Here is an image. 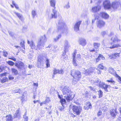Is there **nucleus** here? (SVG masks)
Listing matches in <instances>:
<instances>
[{
    "label": "nucleus",
    "instance_id": "37",
    "mask_svg": "<svg viewBox=\"0 0 121 121\" xmlns=\"http://www.w3.org/2000/svg\"><path fill=\"white\" fill-rule=\"evenodd\" d=\"M46 67L47 68H48L50 67V64H49V60L48 59H47L46 60Z\"/></svg>",
    "mask_w": 121,
    "mask_h": 121
},
{
    "label": "nucleus",
    "instance_id": "18",
    "mask_svg": "<svg viewBox=\"0 0 121 121\" xmlns=\"http://www.w3.org/2000/svg\"><path fill=\"white\" fill-rule=\"evenodd\" d=\"M81 22V21H79L76 23L74 27L75 31H77L79 30V27Z\"/></svg>",
    "mask_w": 121,
    "mask_h": 121
},
{
    "label": "nucleus",
    "instance_id": "30",
    "mask_svg": "<svg viewBox=\"0 0 121 121\" xmlns=\"http://www.w3.org/2000/svg\"><path fill=\"white\" fill-rule=\"evenodd\" d=\"M98 95H99V97L100 98L102 97L103 95V92L101 90H100L98 91Z\"/></svg>",
    "mask_w": 121,
    "mask_h": 121
},
{
    "label": "nucleus",
    "instance_id": "46",
    "mask_svg": "<svg viewBox=\"0 0 121 121\" xmlns=\"http://www.w3.org/2000/svg\"><path fill=\"white\" fill-rule=\"evenodd\" d=\"M88 94L89 93L88 91H86V92L85 93V94L84 95L85 96V97L86 98H88Z\"/></svg>",
    "mask_w": 121,
    "mask_h": 121
},
{
    "label": "nucleus",
    "instance_id": "45",
    "mask_svg": "<svg viewBox=\"0 0 121 121\" xmlns=\"http://www.w3.org/2000/svg\"><path fill=\"white\" fill-rule=\"evenodd\" d=\"M7 74V73L6 72H4L3 73H1L0 74V76L2 77L4 76H6Z\"/></svg>",
    "mask_w": 121,
    "mask_h": 121
},
{
    "label": "nucleus",
    "instance_id": "15",
    "mask_svg": "<svg viewBox=\"0 0 121 121\" xmlns=\"http://www.w3.org/2000/svg\"><path fill=\"white\" fill-rule=\"evenodd\" d=\"M105 59V57L102 55L99 54L97 57L95 59V62L97 63L101 60H104Z\"/></svg>",
    "mask_w": 121,
    "mask_h": 121
},
{
    "label": "nucleus",
    "instance_id": "50",
    "mask_svg": "<svg viewBox=\"0 0 121 121\" xmlns=\"http://www.w3.org/2000/svg\"><path fill=\"white\" fill-rule=\"evenodd\" d=\"M9 59L11 60L14 61H15L16 60V59L13 57L11 58H9Z\"/></svg>",
    "mask_w": 121,
    "mask_h": 121
},
{
    "label": "nucleus",
    "instance_id": "31",
    "mask_svg": "<svg viewBox=\"0 0 121 121\" xmlns=\"http://www.w3.org/2000/svg\"><path fill=\"white\" fill-rule=\"evenodd\" d=\"M65 49H67L69 48L70 46L68 42L67 41H65Z\"/></svg>",
    "mask_w": 121,
    "mask_h": 121
},
{
    "label": "nucleus",
    "instance_id": "22",
    "mask_svg": "<svg viewBox=\"0 0 121 121\" xmlns=\"http://www.w3.org/2000/svg\"><path fill=\"white\" fill-rule=\"evenodd\" d=\"M27 42L30 45V46L32 49H34L35 48V46L33 41H30L28 40Z\"/></svg>",
    "mask_w": 121,
    "mask_h": 121
},
{
    "label": "nucleus",
    "instance_id": "36",
    "mask_svg": "<svg viewBox=\"0 0 121 121\" xmlns=\"http://www.w3.org/2000/svg\"><path fill=\"white\" fill-rule=\"evenodd\" d=\"M7 63L9 65L12 66H13L14 64V62L10 60L8 61Z\"/></svg>",
    "mask_w": 121,
    "mask_h": 121
},
{
    "label": "nucleus",
    "instance_id": "28",
    "mask_svg": "<svg viewBox=\"0 0 121 121\" xmlns=\"http://www.w3.org/2000/svg\"><path fill=\"white\" fill-rule=\"evenodd\" d=\"M8 81V78L6 77L3 78L2 79L0 80V82L2 83H4L5 82Z\"/></svg>",
    "mask_w": 121,
    "mask_h": 121
},
{
    "label": "nucleus",
    "instance_id": "12",
    "mask_svg": "<svg viewBox=\"0 0 121 121\" xmlns=\"http://www.w3.org/2000/svg\"><path fill=\"white\" fill-rule=\"evenodd\" d=\"M94 70L93 68L91 67L89 69L85 70L84 74L86 75H90L93 72Z\"/></svg>",
    "mask_w": 121,
    "mask_h": 121
},
{
    "label": "nucleus",
    "instance_id": "14",
    "mask_svg": "<svg viewBox=\"0 0 121 121\" xmlns=\"http://www.w3.org/2000/svg\"><path fill=\"white\" fill-rule=\"evenodd\" d=\"M92 108V105L89 101L86 102L85 105L84 106V109L85 110H88L89 109H91Z\"/></svg>",
    "mask_w": 121,
    "mask_h": 121
},
{
    "label": "nucleus",
    "instance_id": "57",
    "mask_svg": "<svg viewBox=\"0 0 121 121\" xmlns=\"http://www.w3.org/2000/svg\"><path fill=\"white\" fill-rule=\"evenodd\" d=\"M115 1L119 2H120V4L119 5V7H118V9L120 7L121 8V2L119 1Z\"/></svg>",
    "mask_w": 121,
    "mask_h": 121
},
{
    "label": "nucleus",
    "instance_id": "13",
    "mask_svg": "<svg viewBox=\"0 0 121 121\" xmlns=\"http://www.w3.org/2000/svg\"><path fill=\"white\" fill-rule=\"evenodd\" d=\"M101 9V6L99 5H98L96 6L92 7L91 9V11L92 12L95 13L99 11Z\"/></svg>",
    "mask_w": 121,
    "mask_h": 121
},
{
    "label": "nucleus",
    "instance_id": "25",
    "mask_svg": "<svg viewBox=\"0 0 121 121\" xmlns=\"http://www.w3.org/2000/svg\"><path fill=\"white\" fill-rule=\"evenodd\" d=\"M50 2L51 6L53 7L55 9L56 1L54 0H51L50 1Z\"/></svg>",
    "mask_w": 121,
    "mask_h": 121
},
{
    "label": "nucleus",
    "instance_id": "10",
    "mask_svg": "<svg viewBox=\"0 0 121 121\" xmlns=\"http://www.w3.org/2000/svg\"><path fill=\"white\" fill-rule=\"evenodd\" d=\"M77 53V50H74L72 54L73 60L72 62L73 65L75 66H77L78 64L76 62V56Z\"/></svg>",
    "mask_w": 121,
    "mask_h": 121
},
{
    "label": "nucleus",
    "instance_id": "55",
    "mask_svg": "<svg viewBox=\"0 0 121 121\" xmlns=\"http://www.w3.org/2000/svg\"><path fill=\"white\" fill-rule=\"evenodd\" d=\"M77 59L78 58H79L80 59L81 58V56L80 55V54H78L77 55Z\"/></svg>",
    "mask_w": 121,
    "mask_h": 121
},
{
    "label": "nucleus",
    "instance_id": "26",
    "mask_svg": "<svg viewBox=\"0 0 121 121\" xmlns=\"http://www.w3.org/2000/svg\"><path fill=\"white\" fill-rule=\"evenodd\" d=\"M14 13L16 15H17V17L20 19L21 21L23 20V17L22 15V14H21L19 13H16V12H15Z\"/></svg>",
    "mask_w": 121,
    "mask_h": 121
},
{
    "label": "nucleus",
    "instance_id": "39",
    "mask_svg": "<svg viewBox=\"0 0 121 121\" xmlns=\"http://www.w3.org/2000/svg\"><path fill=\"white\" fill-rule=\"evenodd\" d=\"M12 4L13 5L16 9H19V7L17 5L15 4L14 2L13 1H12Z\"/></svg>",
    "mask_w": 121,
    "mask_h": 121
},
{
    "label": "nucleus",
    "instance_id": "24",
    "mask_svg": "<svg viewBox=\"0 0 121 121\" xmlns=\"http://www.w3.org/2000/svg\"><path fill=\"white\" fill-rule=\"evenodd\" d=\"M12 73L14 75H17L18 74V71L17 69L13 68L11 69Z\"/></svg>",
    "mask_w": 121,
    "mask_h": 121
},
{
    "label": "nucleus",
    "instance_id": "63",
    "mask_svg": "<svg viewBox=\"0 0 121 121\" xmlns=\"http://www.w3.org/2000/svg\"><path fill=\"white\" fill-rule=\"evenodd\" d=\"M118 79L120 81V83H121V78L120 77Z\"/></svg>",
    "mask_w": 121,
    "mask_h": 121
},
{
    "label": "nucleus",
    "instance_id": "59",
    "mask_svg": "<svg viewBox=\"0 0 121 121\" xmlns=\"http://www.w3.org/2000/svg\"><path fill=\"white\" fill-rule=\"evenodd\" d=\"M34 85V86H38V84L37 83H33Z\"/></svg>",
    "mask_w": 121,
    "mask_h": 121
},
{
    "label": "nucleus",
    "instance_id": "61",
    "mask_svg": "<svg viewBox=\"0 0 121 121\" xmlns=\"http://www.w3.org/2000/svg\"><path fill=\"white\" fill-rule=\"evenodd\" d=\"M38 100H36V101H34L33 102H34V104H35L37 102H38Z\"/></svg>",
    "mask_w": 121,
    "mask_h": 121
},
{
    "label": "nucleus",
    "instance_id": "23",
    "mask_svg": "<svg viewBox=\"0 0 121 121\" xmlns=\"http://www.w3.org/2000/svg\"><path fill=\"white\" fill-rule=\"evenodd\" d=\"M100 44L99 43L95 42L93 43V46L96 50V51H97L99 50L98 48L100 46Z\"/></svg>",
    "mask_w": 121,
    "mask_h": 121
},
{
    "label": "nucleus",
    "instance_id": "51",
    "mask_svg": "<svg viewBox=\"0 0 121 121\" xmlns=\"http://www.w3.org/2000/svg\"><path fill=\"white\" fill-rule=\"evenodd\" d=\"M3 55L4 56L6 57L8 55L7 52H4Z\"/></svg>",
    "mask_w": 121,
    "mask_h": 121
},
{
    "label": "nucleus",
    "instance_id": "11",
    "mask_svg": "<svg viewBox=\"0 0 121 121\" xmlns=\"http://www.w3.org/2000/svg\"><path fill=\"white\" fill-rule=\"evenodd\" d=\"M104 69V66L102 63L99 64L97 67L96 70H97V73L98 74H101L102 71L100 70H103Z\"/></svg>",
    "mask_w": 121,
    "mask_h": 121
},
{
    "label": "nucleus",
    "instance_id": "19",
    "mask_svg": "<svg viewBox=\"0 0 121 121\" xmlns=\"http://www.w3.org/2000/svg\"><path fill=\"white\" fill-rule=\"evenodd\" d=\"M79 44L83 46H85L86 44V40L84 39L81 38L79 39Z\"/></svg>",
    "mask_w": 121,
    "mask_h": 121
},
{
    "label": "nucleus",
    "instance_id": "44",
    "mask_svg": "<svg viewBox=\"0 0 121 121\" xmlns=\"http://www.w3.org/2000/svg\"><path fill=\"white\" fill-rule=\"evenodd\" d=\"M58 73V70L56 69H55L53 70V74H54Z\"/></svg>",
    "mask_w": 121,
    "mask_h": 121
},
{
    "label": "nucleus",
    "instance_id": "62",
    "mask_svg": "<svg viewBox=\"0 0 121 121\" xmlns=\"http://www.w3.org/2000/svg\"><path fill=\"white\" fill-rule=\"evenodd\" d=\"M93 98L95 99L96 98V96L95 95H94L93 96Z\"/></svg>",
    "mask_w": 121,
    "mask_h": 121
},
{
    "label": "nucleus",
    "instance_id": "8",
    "mask_svg": "<svg viewBox=\"0 0 121 121\" xmlns=\"http://www.w3.org/2000/svg\"><path fill=\"white\" fill-rule=\"evenodd\" d=\"M99 86L102 89H104L106 92H108V88L110 86V85L106 84L104 82H102L101 84H99Z\"/></svg>",
    "mask_w": 121,
    "mask_h": 121
},
{
    "label": "nucleus",
    "instance_id": "49",
    "mask_svg": "<svg viewBox=\"0 0 121 121\" xmlns=\"http://www.w3.org/2000/svg\"><path fill=\"white\" fill-rule=\"evenodd\" d=\"M58 70V73L62 74L63 72V71L62 70V69L60 70Z\"/></svg>",
    "mask_w": 121,
    "mask_h": 121
},
{
    "label": "nucleus",
    "instance_id": "27",
    "mask_svg": "<svg viewBox=\"0 0 121 121\" xmlns=\"http://www.w3.org/2000/svg\"><path fill=\"white\" fill-rule=\"evenodd\" d=\"M52 11L54 14H52V17L51 18H56L57 17L56 14L57 11L55 9H53Z\"/></svg>",
    "mask_w": 121,
    "mask_h": 121
},
{
    "label": "nucleus",
    "instance_id": "38",
    "mask_svg": "<svg viewBox=\"0 0 121 121\" xmlns=\"http://www.w3.org/2000/svg\"><path fill=\"white\" fill-rule=\"evenodd\" d=\"M25 43V41H22L20 43V45L24 49H25V45L24 43Z\"/></svg>",
    "mask_w": 121,
    "mask_h": 121
},
{
    "label": "nucleus",
    "instance_id": "56",
    "mask_svg": "<svg viewBox=\"0 0 121 121\" xmlns=\"http://www.w3.org/2000/svg\"><path fill=\"white\" fill-rule=\"evenodd\" d=\"M106 34V32L105 31H103L102 32V34L104 35H105Z\"/></svg>",
    "mask_w": 121,
    "mask_h": 121
},
{
    "label": "nucleus",
    "instance_id": "47",
    "mask_svg": "<svg viewBox=\"0 0 121 121\" xmlns=\"http://www.w3.org/2000/svg\"><path fill=\"white\" fill-rule=\"evenodd\" d=\"M41 46V44H38L37 46L36 50H39L40 49V47Z\"/></svg>",
    "mask_w": 121,
    "mask_h": 121
},
{
    "label": "nucleus",
    "instance_id": "6",
    "mask_svg": "<svg viewBox=\"0 0 121 121\" xmlns=\"http://www.w3.org/2000/svg\"><path fill=\"white\" fill-rule=\"evenodd\" d=\"M110 114L111 117L114 118H115L116 115L118 113L117 108H112L110 110Z\"/></svg>",
    "mask_w": 121,
    "mask_h": 121
},
{
    "label": "nucleus",
    "instance_id": "42",
    "mask_svg": "<svg viewBox=\"0 0 121 121\" xmlns=\"http://www.w3.org/2000/svg\"><path fill=\"white\" fill-rule=\"evenodd\" d=\"M102 114V112L101 110L99 111L97 113V116L98 117H99Z\"/></svg>",
    "mask_w": 121,
    "mask_h": 121
},
{
    "label": "nucleus",
    "instance_id": "64",
    "mask_svg": "<svg viewBox=\"0 0 121 121\" xmlns=\"http://www.w3.org/2000/svg\"><path fill=\"white\" fill-rule=\"evenodd\" d=\"M34 121H39V119H35Z\"/></svg>",
    "mask_w": 121,
    "mask_h": 121
},
{
    "label": "nucleus",
    "instance_id": "17",
    "mask_svg": "<svg viewBox=\"0 0 121 121\" xmlns=\"http://www.w3.org/2000/svg\"><path fill=\"white\" fill-rule=\"evenodd\" d=\"M100 16L103 18L107 19L109 17V15L106 13L101 12L100 13Z\"/></svg>",
    "mask_w": 121,
    "mask_h": 121
},
{
    "label": "nucleus",
    "instance_id": "7",
    "mask_svg": "<svg viewBox=\"0 0 121 121\" xmlns=\"http://www.w3.org/2000/svg\"><path fill=\"white\" fill-rule=\"evenodd\" d=\"M15 66H16L18 69L21 70L23 69H25V68H24V65L23 62L20 61H18L17 62L15 63Z\"/></svg>",
    "mask_w": 121,
    "mask_h": 121
},
{
    "label": "nucleus",
    "instance_id": "43",
    "mask_svg": "<svg viewBox=\"0 0 121 121\" xmlns=\"http://www.w3.org/2000/svg\"><path fill=\"white\" fill-rule=\"evenodd\" d=\"M32 14L34 17L36 15V13L35 11L33 10L32 11Z\"/></svg>",
    "mask_w": 121,
    "mask_h": 121
},
{
    "label": "nucleus",
    "instance_id": "40",
    "mask_svg": "<svg viewBox=\"0 0 121 121\" xmlns=\"http://www.w3.org/2000/svg\"><path fill=\"white\" fill-rule=\"evenodd\" d=\"M15 117H20V114L19 110H17V112L15 113Z\"/></svg>",
    "mask_w": 121,
    "mask_h": 121
},
{
    "label": "nucleus",
    "instance_id": "4",
    "mask_svg": "<svg viewBox=\"0 0 121 121\" xmlns=\"http://www.w3.org/2000/svg\"><path fill=\"white\" fill-rule=\"evenodd\" d=\"M71 75L76 82L79 81L81 79V73L79 70H73L71 71Z\"/></svg>",
    "mask_w": 121,
    "mask_h": 121
},
{
    "label": "nucleus",
    "instance_id": "58",
    "mask_svg": "<svg viewBox=\"0 0 121 121\" xmlns=\"http://www.w3.org/2000/svg\"><path fill=\"white\" fill-rule=\"evenodd\" d=\"M71 115L72 117H76V116L75 115H74L73 113H71Z\"/></svg>",
    "mask_w": 121,
    "mask_h": 121
},
{
    "label": "nucleus",
    "instance_id": "16",
    "mask_svg": "<svg viewBox=\"0 0 121 121\" xmlns=\"http://www.w3.org/2000/svg\"><path fill=\"white\" fill-rule=\"evenodd\" d=\"M120 53H116L112 54L109 56V57L110 59H114L120 56Z\"/></svg>",
    "mask_w": 121,
    "mask_h": 121
},
{
    "label": "nucleus",
    "instance_id": "3",
    "mask_svg": "<svg viewBox=\"0 0 121 121\" xmlns=\"http://www.w3.org/2000/svg\"><path fill=\"white\" fill-rule=\"evenodd\" d=\"M111 39L112 42L109 43L108 47V48L112 49L121 47L120 44L118 43L120 42V40L117 37H112Z\"/></svg>",
    "mask_w": 121,
    "mask_h": 121
},
{
    "label": "nucleus",
    "instance_id": "41",
    "mask_svg": "<svg viewBox=\"0 0 121 121\" xmlns=\"http://www.w3.org/2000/svg\"><path fill=\"white\" fill-rule=\"evenodd\" d=\"M5 67L4 66H1L0 65V73H1L3 71L5 70Z\"/></svg>",
    "mask_w": 121,
    "mask_h": 121
},
{
    "label": "nucleus",
    "instance_id": "9",
    "mask_svg": "<svg viewBox=\"0 0 121 121\" xmlns=\"http://www.w3.org/2000/svg\"><path fill=\"white\" fill-rule=\"evenodd\" d=\"M105 22L102 20H99L97 22V26L99 28H101L104 27L105 26Z\"/></svg>",
    "mask_w": 121,
    "mask_h": 121
},
{
    "label": "nucleus",
    "instance_id": "2",
    "mask_svg": "<svg viewBox=\"0 0 121 121\" xmlns=\"http://www.w3.org/2000/svg\"><path fill=\"white\" fill-rule=\"evenodd\" d=\"M62 91L63 95H65L64 98L68 102H69L73 99L74 95L68 87H64L62 89Z\"/></svg>",
    "mask_w": 121,
    "mask_h": 121
},
{
    "label": "nucleus",
    "instance_id": "29",
    "mask_svg": "<svg viewBox=\"0 0 121 121\" xmlns=\"http://www.w3.org/2000/svg\"><path fill=\"white\" fill-rule=\"evenodd\" d=\"M43 58L42 57L40 56L38 58V62L40 63L43 62Z\"/></svg>",
    "mask_w": 121,
    "mask_h": 121
},
{
    "label": "nucleus",
    "instance_id": "32",
    "mask_svg": "<svg viewBox=\"0 0 121 121\" xmlns=\"http://www.w3.org/2000/svg\"><path fill=\"white\" fill-rule=\"evenodd\" d=\"M106 82H110L112 84H114L115 83V81H114L112 78H111L110 79V80H107L106 81Z\"/></svg>",
    "mask_w": 121,
    "mask_h": 121
},
{
    "label": "nucleus",
    "instance_id": "34",
    "mask_svg": "<svg viewBox=\"0 0 121 121\" xmlns=\"http://www.w3.org/2000/svg\"><path fill=\"white\" fill-rule=\"evenodd\" d=\"M109 72L112 74L116 73V72L115 71L114 69L112 68H110L109 69Z\"/></svg>",
    "mask_w": 121,
    "mask_h": 121
},
{
    "label": "nucleus",
    "instance_id": "20",
    "mask_svg": "<svg viewBox=\"0 0 121 121\" xmlns=\"http://www.w3.org/2000/svg\"><path fill=\"white\" fill-rule=\"evenodd\" d=\"M58 24L60 25V26L58 27L57 30L58 31H61L64 27V26L65 25V23L63 22H59L58 23Z\"/></svg>",
    "mask_w": 121,
    "mask_h": 121
},
{
    "label": "nucleus",
    "instance_id": "5",
    "mask_svg": "<svg viewBox=\"0 0 121 121\" xmlns=\"http://www.w3.org/2000/svg\"><path fill=\"white\" fill-rule=\"evenodd\" d=\"M73 112L77 115H79L82 110V108L80 106L73 105L72 108Z\"/></svg>",
    "mask_w": 121,
    "mask_h": 121
},
{
    "label": "nucleus",
    "instance_id": "21",
    "mask_svg": "<svg viewBox=\"0 0 121 121\" xmlns=\"http://www.w3.org/2000/svg\"><path fill=\"white\" fill-rule=\"evenodd\" d=\"M6 121H13V118L11 114H8L6 116Z\"/></svg>",
    "mask_w": 121,
    "mask_h": 121
},
{
    "label": "nucleus",
    "instance_id": "48",
    "mask_svg": "<svg viewBox=\"0 0 121 121\" xmlns=\"http://www.w3.org/2000/svg\"><path fill=\"white\" fill-rule=\"evenodd\" d=\"M9 80H12L14 79V78L11 75H10L9 77Z\"/></svg>",
    "mask_w": 121,
    "mask_h": 121
},
{
    "label": "nucleus",
    "instance_id": "35",
    "mask_svg": "<svg viewBox=\"0 0 121 121\" xmlns=\"http://www.w3.org/2000/svg\"><path fill=\"white\" fill-rule=\"evenodd\" d=\"M50 101V98L49 97H47L45 100L44 101V104H46L47 103H48Z\"/></svg>",
    "mask_w": 121,
    "mask_h": 121
},
{
    "label": "nucleus",
    "instance_id": "33",
    "mask_svg": "<svg viewBox=\"0 0 121 121\" xmlns=\"http://www.w3.org/2000/svg\"><path fill=\"white\" fill-rule=\"evenodd\" d=\"M60 102L62 105L63 106L66 103V101L65 99L63 98L61 99L60 100Z\"/></svg>",
    "mask_w": 121,
    "mask_h": 121
},
{
    "label": "nucleus",
    "instance_id": "54",
    "mask_svg": "<svg viewBox=\"0 0 121 121\" xmlns=\"http://www.w3.org/2000/svg\"><path fill=\"white\" fill-rule=\"evenodd\" d=\"M96 51V50L95 49V48L94 49H93L92 50H90V52H95Z\"/></svg>",
    "mask_w": 121,
    "mask_h": 121
},
{
    "label": "nucleus",
    "instance_id": "53",
    "mask_svg": "<svg viewBox=\"0 0 121 121\" xmlns=\"http://www.w3.org/2000/svg\"><path fill=\"white\" fill-rule=\"evenodd\" d=\"M115 73V75H114V76L116 77L118 79L120 77L117 73Z\"/></svg>",
    "mask_w": 121,
    "mask_h": 121
},
{
    "label": "nucleus",
    "instance_id": "1",
    "mask_svg": "<svg viewBox=\"0 0 121 121\" xmlns=\"http://www.w3.org/2000/svg\"><path fill=\"white\" fill-rule=\"evenodd\" d=\"M120 4L119 2L115 1L112 2L111 4L110 1L109 0H106L103 3V6L105 9H109L112 7L114 11H115L118 9Z\"/></svg>",
    "mask_w": 121,
    "mask_h": 121
},
{
    "label": "nucleus",
    "instance_id": "60",
    "mask_svg": "<svg viewBox=\"0 0 121 121\" xmlns=\"http://www.w3.org/2000/svg\"><path fill=\"white\" fill-rule=\"evenodd\" d=\"M59 98L61 100V99H63L60 95H59L58 96Z\"/></svg>",
    "mask_w": 121,
    "mask_h": 121
},
{
    "label": "nucleus",
    "instance_id": "52",
    "mask_svg": "<svg viewBox=\"0 0 121 121\" xmlns=\"http://www.w3.org/2000/svg\"><path fill=\"white\" fill-rule=\"evenodd\" d=\"M25 121H28V117L27 116H26L24 117Z\"/></svg>",
    "mask_w": 121,
    "mask_h": 121
}]
</instances>
